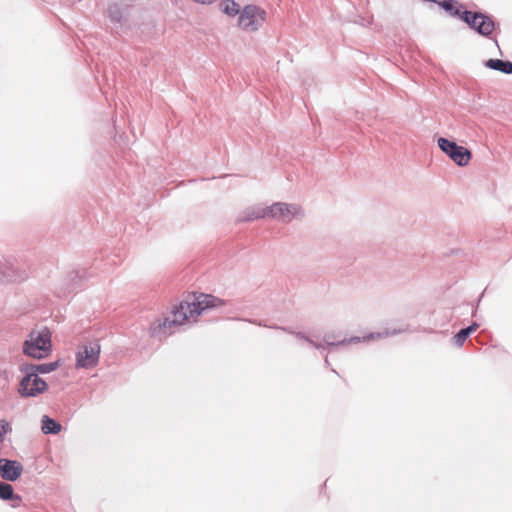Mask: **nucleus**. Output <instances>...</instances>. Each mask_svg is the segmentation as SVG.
<instances>
[{"instance_id":"f257e3e1","label":"nucleus","mask_w":512,"mask_h":512,"mask_svg":"<svg viewBox=\"0 0 512 512\" xmlns=\"http://www.w3.org/2000/svg\"><path fill=\"white\" fill-rule=\"evenodd\" d=\"M224 304V300L208 294H200V296L194 297L191 302L183 301L174 308L171 317H166L151 325V335L154 337L170 335L174 333L176 327L183 325L189 317L200 315L208 309L221 307Z\"/></svg>"},{"instance_id":"f03ea898","label":"nucleus","mask_w":512,"mask_h":512,"mask_svg":"<svg viewBox=\"0 0 512 512\" xmlns=\"http://www.w3.org/2000/svg\"><path fill=\"white\" fill-rule=\"evenodd\" d=\"M268 327L273 328V329L282 330L291 335H294L297 339L303 340V341L307 342L308 344H310L311 346L315 347L323 355H324V351L326 349H328L329 352H332V351H334V349L345 348L346 346L351 345V344H359L361 342H366L369 340H375V339H380L383 337L394 336V335L403 333L407 330V327L400 328V329H394L392 331L385 329L382 332L369 333L363 337L352 336V337L343 338V339H339L335 333L327 332L323 336V343H321V342L314 341L311 337L307 336L305 333L300 332V331H294L289 327L278 326V325H273V326H268Z\"/></svg>"},{"instance_id":"7ed1b4c3","label":"nucleus","mask_w":512,"mask_h":512,"mask_svg":"<svg viewBox=\"0 0 512 512\" xmlns=\"http://www.w3.org/2000/svg\"><path fill=\"white\" fill-rule=\"evenodd\" d=\"M453 17L462 20L479 35L493 40L496 46L499 47L497 39L493 37L494 31L499 25L488 14L480 11L472 12L467 10L463 4H458Z\"/></svg>"},{"instance_id":"20e7f679","label":"nucleus","mask_w":512,"mask_h":512,"mask_svg":"<svg viewBox=\"0 0 512 512\" xmlns=\"http://www.w3.org/2000/svg\"><path fill=\"white\" fill-rule=\"evenodd\" d=\"M52 352L51 331L47 327L30 332L23 343V353L34 359H44Z\"/></svg>"},{"instance_id":"39448f33","label":"nucleus","mask_w":512,"mask_h":512,"mask_svg":"<svg viewBox=\"0 0 512 512\" xmlns=\"http://www.w3.org/2000/svg\"><path fill=\"white\" fill-rule=\"evenodd\" d=\"M19 370L24 374L23 378L19 383L18 393L23 398L37 397L48 390L47 382L40 376L28 371L22 366H19Z\"/></svg>"},{"instance_id":"423d86ee","label":"nucleus","mask_w":512,"mask_h":512,"mask_svg":"<svg viewBox=\"0 0 512 512\" xmlns=\"http://www.w3.org/2000/svg\"><path fill=\"white\" fill-rule=\"evenodd\" d=\"M268 217L281 222L290 223L293 219H302L304 211L297 204H289L285 202H276L268 207Z\"/></svg>"},{"instance_id":"0eeeda50","label":"nucleus","mask_w":512,"mask_h":512,"mask_svg":"<svg viewBox=\"0 0 512 512\" xmlns=\"http://www.w3.org/2000/svg\"><path fill=\"white\" fill-rule=\"evenodd\" d=\"M439 149L444 152L455 164L460 167L468 165L472 153L464 146L458 145L455 141L440 137L437 140Z\"/></svg>"},{"instance_id":"6e6552de","label":"nucleus","mask_w":512,"mask_h":512,"mask_svg":"<svg viewBox=\"0 0 512 512\" xmlns=\"http://www.w3.org/2000/svg\"><path fill=\"white\" fill-rule=\"evenodd\" d=\"M265 12L254 5H247L239 15L238 26L247 31H256L264 22Z\"/></svg>"},{"instance_id":"1a4fd4ad","label":"nucleus","mask_w":512,"mask_h":512,"mask_svg":"<svg viewBox=\"0 0 512 512\" xmlns=\"http://www.w3.org/2000/svg\"><path fill=\"white\" fill-rule=\"evenodd\" d=\"M101 347L98 343L83 345L76 352V368L91 369L99 362Z\"/></svg>"},{"instance_id":"9d476101","label":"nucleus","mask_w":512,"mask_h":512,"mask_svg":"<svg viewBox=\"0 0 512 512\" xmlns=\"http://www.w3.org/2000/svg\"><path fill=\"white\" fill-rule=\"evenodd\" d=\"M23 472L22 464L17 460L0 459V476L6 481H16Z\"/></svg>"},{"instance_id":"9b49d317","label":"nucleus","mask_w":512,"mask_h":512,"mask_svg":"<svg viewBox=\"0 0 512 512\" xmlns=\"http://www.w3.org/2000/svg\"><path fill=\"white\" fill-rule=\"evenodd\" d=\"M131 5L127 0H121L110 4L108 7V17L114 23H123L127 20Z\"/></svg>"},{"instance_id":"f8f14e48","label":"nucleus","mask_w":512,"mask_h":512,"mask_svg":"<svg viewBox=\"0 0 512 512\" xmlns=\"http://www.w3.org/2000/svg\"><path fill=\"white\" fill-rule=\"evenodd\" d=\"M268 207H263L260 205L251 206L246 208L238 217V221L240 222H251L254 220L267 218L268 217Z\"/></svg>"},{"instance_id":"ddd939ff","label":"nucleus","mask_w":512,"mask_h":512,"mask_svg":"<svg viewBox=\"0 0 512 512\" xmlns=\"http://www.w3.org/2000/svg\"><path fill=\"white\" fill-rule=\"evenodd\" d=\"M0 499L4 501H12L11 506L17 508L22 502V497L15 494L14 488L7 482L0 481Z\"/></svg>"},{"instance_id":"4468645a","label":"nucleus","mask_w":512,"mask_h":512,"mask_svg":"<svg viewBox=\"0 0 512 512\" xmlns=\"http://www.w3.org/2000/svg\"><path fill=\"white\" fill-rule=\"evenodd\" d=\"M20 366L24 367L28 371H31L34 374L39 376L40 374H48V373L53 372L56 369H58L59 366H60V361L57 360V361H54V362L41 363V364L23 363Z\"/></svg>"},{"instance_id":"2eb2a0df","label":"nucleus","mask_w":512,"mask_h":512,"mask_svg":"<svg viewBox=\"0 0 512 512\" xmlns=\"http://www.w3.org/2000/svg\"><path fill=\"white\" fill-rule=\"evenodd\" d=\"M485 67L499 71L506 75L512 74V62L502 59H488L484 62Z\"/></svg>"},{"instance_id":"dca6fc26","label":"nucleus","mask_w":512,"mask_h":512,"mask_svg":"<svg viewBox=\"0 0 512 512\" xmlns=\"http://www.w3.org/2000/svg\"><path fill=\"white\" fill-rule=\"evenodd\" d=\"M62 429V425L54 420L53 418L49 417L48 415L42 416L41 419V431L48 435V434H58Z\"/></svg>"},{"instance_id":"f3484780","label":"nucleus","mask_w":512,"mask_h":512,"mask_svg":"<svg viewBox=\"0 0 512 512\" xmlns=\"http://www.w3.org/2000/svg\"><path fill=\"white\" fill-rule=\"evenodd\" d=\"M479 328V324L477 322H472L469 326L462 328L459 330L453 337L454 344L458 347L463 346L466 339L477 329Z\"/></svg>"},{"instance_id":"a211bd4d","label":"nucleus","mask_w":512,"mask_h":512,"mask_svg":"<svg viewBox=\"0 0 512 512\" xmlns=\"http://www.w3.org/2000/svg\"><path fill=\"white\" fill-rule=\"evenodd\" d=\"M220 9L224 14L231 17L241 13L239 4L234 0H221Z\"/></svg>"},{"instance_id":"6ab92c4d","label":"nucleus","mask_w":512,"mask_h":512,"mask_svg":"<svg viewBox=\"0 0 512 512\" xmlns=\"http://www.w3.org/2000/svg\"><path fill=\"white\" fill-rule=\"evenodd\" d=\"M12 432V427L6 419H0V442L5 440V436Z\"/></svg>"},{"instance_id":"aec40b11","label":"nucleus","mask_w":512,"mask_h":512,"mask_svg":"<svg viewBox=\"0 0 512 512\" xmlns=\"http://www.w3.org/2000/svg\"><path fill=\"white\" fill-rule=\"evenodd\" d=\"M324 361H325V365H326L327 367H329V366H330V362H329V359H328V355H327V354H325V355H324Z\"/></svg>"},{"instance_id":"412c9836","label":"nucleus","mask_w":512,"mask_h":512,"mask_svg":"<svg viewBox=\"0 0 512 512\" xmlns=\"http://www.w3.org/2000/svg\"><path fill=\"white\" fill-rule=\"evenodd\" d=\"M248 321H249L250 323H252V324H257V325H259V326H262V323H261V322H256V320H248ZM263 326H265V325L263 324Z\"/></svg>"},{"instance_id":"4be33fe9","label":"nucleus","mask_w":512,"mask_h":512,"mask_svg":"<svg viewBox=\"0 0 512 512\" xmlns=\"http://www.w3.org/2000/svg\"><path fill=\"white\" fill-rule=\"evenodd\" d=\"M333 373H335L336 375H339L338 372L335 370V369H331Z\"/></svg>"}]
</instances>
